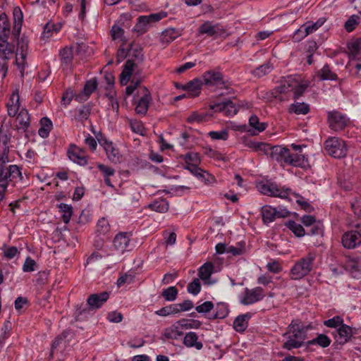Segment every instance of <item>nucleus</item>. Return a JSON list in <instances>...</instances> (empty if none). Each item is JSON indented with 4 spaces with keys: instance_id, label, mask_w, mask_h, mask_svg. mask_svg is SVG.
<instances>
[{
    "instance_id": "obj_1",
    "label": "nucleus",
    "mask_w": 361,
    "mask_h": 361,
    "mask_svg": "<svg viewBox=\"0 0 361 361\" xmlns=\"http://www.w3.org/2000/svg\"><path fill=\"white\" fill-rule=\"evenodd\" d=\"M306 329L301 322L293 321L288 327L286 334H288V340L283 344V348L286 350L298 348L301 347L306 337Z\"/></svg>"
},
{
    "instance_id": "obj_2",
    "label": "nucleus",
    "mask_w": 361,
    "mask_h": 361,
    "mask_svg": "<svg viewBox=\"0 0 361 361\" xmlns=\"http://www.w3.org/2000/svg\"><path fill=\"white\" fill-rule=\"evenodd\" d=\"M0 176V202L4 197V192L8 185L11 183L14 187L22 179V173L17 165H9L7 168L1 169Z\"/></svg>"
},
{
    "instance_id": "obj_3",
    "label": "nucleus",
    "mask_w": 361,
    "mask_h": 361,
    "mask_svg": "<svg viewBox=\"0 0 361 361\" xmlns=\"http://www.w3.org/2000/svg\"><path fill=\"white\" fill-rule=\"evenodd\" d=\"M315 257L314 253L310 252L298 260L290 269L291 279L298 280L307 276L312 270Z\"/></svg>"
},
{
    "instance_id": "obj_4",
    "label": "nucleus",
    "mask_w": 361,
    "mask_h": 361,
    "mask_svg": "<svg viewBox=\"0 0 361 361\" xmlns=\"http://www.w3.org/2000/svg\"><path fill=\"white\" fill-rule=\"evenodd\" d=\"M324 145L326 152L334 158H342L346 155L347 149L345 142L338 138H329Z\"/></svg>"
},
{
    "instance_id": "obj_5",
    "label": "nucleus",
    "mask_w": 361,
    "mask_h": 361,
    "mask_svg": "<svg viewBox=\"0 0 361 361\" xmlns=\"http://www.w3.org/2000/svg\"><path fill=\"white\" fill-rule=\"evenodd\" d=\"M257 189L262 194L278 197L282 199L288 198V196L290 192V189L281 188L274 184L260 183L257 185Z\"/></svg>"
},
{
    "instance_id": "obj_6",
    "label": "nucleus",
    "mask_w": 361,
    "mask_h": 361,
    "mask_svg": "<svg viewBox=\"0 0 361 361\" xmlns=\"http://www.w3.org/2000/svg\"><path fill=\"white\" fill-rule=\"evenodd\" d=\"M355 333V329L353 327L343 324L333 333L334 343L343 345L351 341Z\"/></svg>"
},
{
    "instance_id": "obj_7",
    "label": "nucleus",
    "mask_w": 361,
    "mask_h": 361,
    "mask_svg": "<svg viewBox=\"0 0 361 361\" xmlns=\"http://www.w3.org/2000/svg\"><path fill=\"white\" fill-rule=\"evenodd\" d=\"M9 137L6 133L0 129V176L2 174L1 169L7 168L9 162Z\"/></svg>"
},
{
    "instance_id": "obj_8",
    "label": "nucleus",
    "mask_w": 361,
    "mask_h": 361,
    "mask_svg": "<svg viewBox=\"0 0 361 361\" xmlns=\"http://www.w3.org/2000/svg\"><path fill=\"white\" fill-rule=\"evenodd\" d=\"M264 296V290L261 287L252 289L246 288L244 295L240 298V303L245 305H252L261 300Z\"/></svg>"
},
{
    "instance_id": "obj_9",
    "label": "nucleus",
    "mask_w": 361,
    "mask_h": 361,
    "mask_svg": "<svg viewBox=\"0 0 361 361\" xmlns=\"http://www.w3.org/2000/svg\"><path fill=\"white\" fill-rule=\"evenodd\" d=\"M140 97L135 102V111L137 114L145 115L152 101L151 94L146 87H142Z\"/></svg>"
},
{
    "instance_id": "obj_10",
    "label": "nucleus",
    "mask_w": 361,
    "mask_h": 361,
    "mask_svg": "<svg viewBox=\"0 0 361 361\" xmlns=\"http://www.w3.org/2000/svg\"><path fill=\"white\" fill-rule=\"evenodd\" d=\"M98 142L101 146L104 149L108 159L114 163L121 161V155L118 148H116L112 142L107 140L106 138L101 136L100 138L97 137Z\"/></svg>"
},
{
    "instance_id": "obj_11",
    "label": "nucleus",
    "mask_w": 361,
    "mask_h": 361,
    "mask_svg": "<svg viewBox=\"0 0 361 361\" xmlns=\"http://www.w3.org/2000/svg\"><path fill=\"white\" fill-rule=\"evenodd\" d=\"M67 154L72 161L80 166H85L87 164L88 157L85 150L75 145H70L67 151Z\"/></svg>"
},
{
    "instance_id": "obj_12",
    "label": "nucleus",
    "mask_w": 361,
    "mask_h": 361,
    "mask_svg": "<svg viewBox=\"0 0 361 361\" xmlns=\"http://www.w3.org/2000/svg\"><path fill=\"white\" fill-rule=\"evenodd\" d=\"M202 82L207 86H226V82L223 74L215 70L206 71L202 75Z\"/></svg>"
},
{
    "instance_id": "obj_13",
    "label": "nucleus",
    "mask_w": 361,
    "mask_h": 361,
    "mask_svg": "<svg viewBox=\"0 0 361 361\" xmlns=\"http://www.w3.org/2000/svg\"><path fill=\"white\" fill-rule=\"evenodd\" d=\"M141 73V69L140 68H137L136 65L133 63L131 61H126L125 65L123 66V71L120 74V82L122 85H126L128 82L130 81L131 76H135L137 78L138 75Z\"/></svg>"
},
{
    "instance_id": "obj_14",
    "label": "nucleus",
    "mask_w": 361,
    "mask_h": 361,
    "mask_svg": "<svg viewBox=\"0 0 361 361\" xmlns=\"http://www.w3.org/2000/svg\"><path fill=\"white\" fill-rule=\"evenodd\" d=\"M209 109L215 112H223L227 116H232L238 113V108L231 100L220 103H211Z\"/></svg>"
},
{
    "instance_id": "obj_15",
    "label": "nucleus",
    "mask_w": 361,
    "mask_h": 361,
    "mask_svg": "<svg viewBox=\"0 0 361 361\" xmlns=\"http://www.w3.org/2000/svg\"><path fill=\"white\" fill-rule=\"evenodd\" d=\"M329 127L334 130H341L347 125L348 119L338 111H331L328 114Z\"/></svg>"
},
{
    "instance_id": "obj_16",
    "label": "nucleus",
    "mask_w": 361,
    "mask_h": 361,
    "mask_svg": "<svg viewBox=\"0 0 361 361\" xmlns=\"http://www.w3.org/2000/svg\"><path fill=\"white\" fill-rule=\"evenodd\" d=\"M289 212L286 209L276 210L271 206H264L262 208V216L264 223L269 224L274 221L276 217H286Z\"/></svg>"
},
{
    "instance_id": "obj_17",
    "label": "nucleus",
    "mask_w": 361,
    "mask_h": 361,
    "mask_svg": "<svg viewBox=\"0 0 361 361\" xmlns=\"http://www.w3.org/2000/svg\"><path fill=\"white\" fill-rule=\"evenodd\" d=\"M342 244L347 249H354L361 244V234L356 231L345 232L342 236Z\"/></svg>"
},
{
    "instance_id": "obj_18",
    "label": "nucleus",
    "mask_w": 361,
    "mask_h": 361,
    "mask_svg": "<svg viewBox=\"0 0 361 361\" xmlns=\"http://www.w3.org/2000/svg\"><path fill=\"white\" fill-rule=\"evenodd\" d=\"M288 151V149L281 146L271 147L270 145V149H269L270 158L273 161L279 163L281 166L287 164Z\"/></svg>"
},
{
    "instance_id": "obj_19",
    "label": "nucleus",
    "mask_w": 361,
    "mask_h": 361,
    "mask_svg": "<svg viewBox=\"0 0 361 361\" xmlns=\"http://www.w3.org/2000/svg\"><path fill=\"white\" fill-rule=\"evenodd\" d=\"M224 32V30L220 26L219 24H213L210 21L204 22L198 28V33L200 35H207L209 37L219 36Z\"/></svg>"
},
{
    "instance_id": "obj_20",
    "label": "nucleus",
    "mask_w": 361,
    "mask_h": 361,
    "mask_svg": "<svg viewBox=\"0 0 361 361\" xmlns=\"http://www.w3.org/2000/svg\"><path fill=\"white\" fill-rule=\"evenodd\" d=\"M166 16V12H159L157 13H152L149 16H141L137 18V27L139 29L143 30L147 25L152 23H156Z\"/></svg>"
},
{
    "instance_id": "obj_21",
    "label": "nucleus",
    "mask_w": 361,
    "mask_h": 361,
    "mask_svg": "<svg viewBox=\"0 0 361 361\" xmlns=\"http://www.w3.org/2000/svg\"><path fill=\"white\" fill-rule=\"evenodd\" d=\"M249 125L252 130L248 129L247 126L245 125L241 126L240 130L250 133L251 135H257L258 133L264 131L267 128V123H260L259 118L255 115H252L250 117Z\"/></svg>"
},
{
    "instance_id": "obj_22",
    "label": "nucleus",
    "mask_w": 361,
    "mask_h": 361,
    "mask_svg": "<svg viewBox=\"0 0 361 361\" xmlns=\"http://www.w3.org/2000/svg\"><path fill=\"white\" fill-rule=\"evenodd\" d=\"M108 292L92 294L87 300V305L91 309L99 308L109 298Z\"/></svg>"
},
{
    "instance_id": "obj_23",
    "label": "nucleus",
    "mask_w": 361,
    "mask_h": 361,
    "mask_svg": "<svg viewBox=\"0 0 361 361\" xmlns=\"http://www.w3.org/2000/svg\"><path fill=\"white\" fill-rule=\"evenodd\" d=\"M61 66L63 69H70L73 60V51L72 47H66L59 51Z\"/></svg>"
},
{
    "instance_id": "obj_24",
    "label": "nucleus",
    "mask_w": 361,
    "mask_h": 361,
    "mask_svg": "<svg viewBox=\"0 0 361 361\" xmlns=\"http://www.w3.org/2000/svg\"><path fill=\"white\" fill-rule=\"evenodd\" d=\"M114 246L117 250L123 252L127 250L130 243V235L128 233L117 234L113 241Z\"/></svg>"
},
{
    "instance_id": "obj_25",
    "label": "nucleus",
    "mask_w": 361,
    "mask_h": 361,
    "mask_svg": "<svg viewBox=\"0 0 361 361\" xmlns=\"http://www.w3.org/2000/svg\"><path fill=\"white\" fill-rule=\"evenodd\" d=\"M252 314L249 312L238 315L233 321V326L238 332H243L248 326Z\"/></svg>"
},
{
    "instance_id": "obj_26",
    "label": "nucleus",
    "mask_w": 361,
    "mask_h": 361,
    "mask_svg": "<svg viewBox=\"0 0 361 361\" xmlns=\"http://www.w3.org/2000/svg\"><path fill=\"white\" fill-rule=\"evenodd\" d=\"M292 92H293V99H298L301 97L309 86V82L307 81H301L300 78L295 75Z\"/></svg>"
},
{
    "instance_id": "obj_27",
    "label": "nucleus",
    "mask_w": 361,
    "mask_h": 361,
    "mask_svg": "<svg viewBox=\"0 0 361 361\" xmlns=\"http://www.w3.org/2000/svg\"><path fill=\"white\" fill-rule=\"evenodd\" d=\"M214 265L212 262H206L198 270V276L206 284H212L210 277L213 273Z\"/></svg>"
},
{
    "instance_id": "obj_28",
    "label": "nucleus",
    "mask_w": 361,
    "mask_h": 361,
    "mask_svg": "<svg viewBox=\"0 0 361 361\" xmlns=\"http://www.w3.org/2000/svg\"><path fill=\"white\" fill-rule=\"evenodd\" d=\"M348 49L350 57L352 59L360 60L361 59V38H357L348 43Z\"/></svg>"
},
{
    "instance_id": "obj_29",
    "label": "nucleus",
    "mask_w": 361,
    "mask_h": 361,
    "mask_svg": "<svg viewBox=\"0 0 361 361\" xmlns=\"http://www.w3.org/2000/svg\"><path fill=\"white\" fill-rule=\"evenodd\" d=\"M180 35L181 32L178 30L170 27L162 32L160 41L162 44H169L180 36Z\"/></svg>"
},
{
    "instance_id": "obj_30",
    "label": "nucleus",
    "mask_w": 361,
    "mask_h": 361,
    "mask_svg": "<svg viewBox=\"0 0 361 361\" xmlns=\"http://www.w3.org/2000/svg\"><path fill=\"white\" fill-rule=\"evenodd\" d=\"M202 84V80L195 78L188 82L183 89L187 90L191 97H197L200 93Z\"/></svg>"
},
{
    "instance_id": "obj_31",
    "label": "nucleus",
    "mask_w": 361,
    "mask_h": 361,
    "mask_svg": "<svg viewBox=\"0 0 361 361\" xmlns=\"http://www.w3.org/2000/svg\"><path fill=\"white\" fill-rule=\"evenodd\" d=\"M198 336L195 332H189L187 333L183 339V343L185 346L188 348L194 347L197 350H200L202 348V343L200 341H198Z\"/></svg>"
},
{
    "instance_id": "obj_32",
    "label": "nucleus",
    "mask_w": 361,
    "mask_h": 361,
    "mask_svg": "<svg viewBox=\"0 0 361 361\" xmlns=\"http://www.w3.org/2000/svg\"><path fill=\"white\" fill-rule=\"evenodd\" d=\"M287 164L295 167H303L306 165L307 160L302 154H290L288 151Z\"/></svg>"
},
{
    "instance_id": "obj_33",
    "label": "nucleus",
    "mask_w": 361,
    "mask_h": 361,
    "mask_svg": "<svg viewBox=\"0 0 361 361\" xmlns=\"http://www.w3.org/2000/svg\"><path fill=\"white\" fill-rule=\"evenodd\" d=\"M20 107L19 95L18 92H13L7 103L8 114L10 116H14L17 114Z\"/></svg>"
},
{
    "instance_id": "obj_34",
    "label": "nucleus",
    "mask_w": 361,
    "mask_h": 361,
    "mask_svg": "<svg viewBox=\"0 0 361 361\" xmlns=\"http://www.w3.org/2000/svg\"><path fill=\"white\" fill-rule=\"evenodd\" d=\"M185 169L188 170L191 173L196 176L197 177L201 178L208 182L210 181L209 179H214V177L212 176L209 173L199 168L198 164H189V165H187Z\"/></svg>"
},
{
    "instance_id": "obj_35",
    "label": "nucleus",
    "mask_w": 361,
    "mask_h": 361,
    "mask_svg": "<svg viewBox=\"0 0 361 361\" xmlns=\"http://www.w3.org/2000/svg\"><path fill=\"white\" fill-rule=\"evenodd\" d=\"M295 75H289L281 81V84L275 88L277 93L283 94L288 92H292Z\"/></svg>"
},
{
    "instance_id": "obj_36",
    "label": "nucleus",
    "mask_w": 361,
    "mask_h": 361,
    "mask_svg": "<svg viewBox=\"0 0 361 361\" xmlns=\"http://www.w3.org/2000/svg\"><path fill=\"white\" fill-rule=\"evenodd\" d=\"M317 76L322 80H336L337 75L334 73L329 66L326 64L317 72Z\"/></svg>"
},
{
    "instance_id": "obj_37",
    "label": "nucleus",
    "mask_w": 361,
    "mask_h": 361,
    "mask_svg": "<svg viewBox=\"0 0 361 361\" xmlns=\"http://www.w3.org/2000/svg\"><path fill=\"white\" fill-rule=\"evenodd\" d=\"M148 207L159 213H165L169 210V204L165 199H159L149 204Z\"/></svg>"
},
{
    "instance_id": "obj_38",
    "label": "nucleus",
    "mask_w": 361,
    "mask_h": 361,
    "mask_svg": "<svg viewBox=\"0 0 361 361\" xmlns=\"http://www.w3.org/2000/svg\"><path fill=\"white\" fill-rule=\"evenodd\" d=\"M129 56L131 59H129L127 61H131L136 65L137 68H140V64H141L144 60V55L142 49L138 48H130L129 50Z\"/></svg>"
},
{
    "instance_id": "obj_39",
    "label": "nucleus",
    "mask_w": 361,
    "mask_h": 361,
    "mask_svg": "<svg viewBox=\"0 0 361 361\" xmlns=\"http://www.w3.org/2000/svg\"><path fill=\"white\" fill-rule=\"evenodd\" d=\"M13 16L14 21L13 30L17 31V35H19L23 20V12L19 7H14L13 10Z\"/></svg>"
},
{
    "instance_id": "obj_40",
    "label": "nucleus",
    "mask_w": 361,
    "mask_h": 361,
    "mask_svg": "<svg viewBox=\"0 0 361 361\" xmlns=\"http://www.w3.org/2000/svg\"><path fill=\"white\" fill-rule=\"evenodd\" d=\"M324 23L323 19H319L316 23H306L303 25L300 29L298 30V32H302L304 30L305 34L304 37L307 36L308 35L316 31L319 27H320Z\"/></svg>"
},
{
    "instance_id": "obj_41",
    "label": "nucleus",
    "mask_w": 361,
    "mask_h": 361,
    "mask_svg": "<svg viewBox=\"0 0 361 361\" xmlns=\"http://www.w3.org/2000/svg\"><path fill=\"white\" fill-rule=\"evenodd\" d=\"M14 52V47L10 43H0V58L8 60Z\"/></svg>"
},
{
    "instance_id": "obj_42",
    "label": "nucleus",
    "mask_w": 361,
    "mask_h": 361,
    "mask_svg": "<svg viewBox=\"0 0 361 361\" xmlns=\"http://www.w3.org/2000/svg\"><path fill=\"white\" fill-rule=\"evenodd\" d=\"M16 122L20 128L25 129L30 125V116L27 110L22 109L16 117Z\"/></svg>"
},
{
    "instance_id": "obj_43",
    "label": "nucleus",
    "mask_w": 361,
    "mask_h": 361,
    "mask_svg": "<svg viewBox=\"0 0 361 361\" xmlns=\"http://www.w3.org/2000/svg\"><path fill=\"white\" fill-rule=\"evenodd\" d=\"M60 212L62 213V220L65 224H68L73 214V207L70 204L61 203L58 205Z\"/></svg>"
},
{
    "instance_id": "obj_44",
    "label": "nucleus",
    "mask_w": 361,
    "mask_h": 361,
    "mask_svg": "<svg viewBox=\"0 0 361 361\" xmlns=\"http://www.w3.org/2000/svg\"><path fill=\"white\" fill-rule=\"evenodd\" d=\"M286 226L298 237H302L305 235L304 228L294 221H287Z\"/></svg>"
},
{
    "instance_id": "obj_45",
    "label": "nucleus",
    "mask_w": 361,
    "mask_h": 361,
    "mask_svg": "<svg viewBox=\"0 0 361 361\" xmlns=\"http://www.w3.org/2000/svg\"><path fill=\"white\" fill-rule=\"evenodd\" d=\"M343 324V318L339 315L334 316L331 319H329L323 322V324L325 326L335 329L336 330L338 329V328Z\"/></svg>"
},
{
    "instance_id": "obj_46",
    "label": "nucleus",
    "mask_w": 361,
    "mask_h": 361,
    "mask_svg": "<svg viewBox=\"0 0 361 361\" xmlns=\"http://www.w3.org/2000/svg\"><path fill=\"white\" fill-rule=\"evenodd\" d=\"M310 111L308 104L305 103L296 102L290 105V111L296 114H307Z\"/></svg>"
},
{
    "instance_id": "obj_47",
    "label": "nucleus",
    "mask_w": 361,
    "mask_h": 361,
    "mask_svg": "<svg viewBox=\"0 0 361 361\" xmlns=\"http://www.w3.org/2000/svg\"><path fill=\"white\" fill-rule=\"evenodd\" d=\"M178 295V289L175 286L169 287L163 290L161 295L167 301H173Z\"/></svg>"
},
{
    "instance_id": "obj_48",
    "label": "nucleus",
    "mask_w": 361,
    "mask_h": 361,
    "mask_svg": "<svg viewBox=\"0 0 361 361\" xmlns=\"http://www.w3.org/2000/svg\"><path fill=\"white\" fill-rule=\"evenodd\" d=\"M311 344H317L322 348L328 347L331 343V339L325 334H319L310 341Z\"/></svg>"
},
{
    "instance_id": "obj_49",
    "label": "nucleus",
    "mask_w": 361,
    "mask_h": 361,
    "mask_svg": "<svg viewBox=\"0 0 361 361\" xmlns=\"http://www.w3.org/2000/svg\"><path fill=\"white\" fill-rule=\"evenodd\" d=\"M247 146L255 151H262L266 154L269 152V149H270V145L268 144L252 141L249 142Z\"/></svg>"
},
{
    "instance_id": "obj_50",
    "label": "nucleus",
    "mask_w": 361,
    "mask_h": 361,
    "mask_svg": "<svg viewBox=\"0 0 361 361\" xmlns=\"http://www.w3.org/2000/svg\"><path fill=\"white\" fill-rule=\"evenodd\" d=\"M360 17L356 15L351 16L345 23V29L348 32H352L359 24Z\"/></svg>"
},
{
    "instance_id": "obj_51",
    "label": "nucleus",
    "mask_w": 361,
    "mask_h": 361,
    "mask_svg": "<svg viewBox=\"0 0 361 361\" xmlns=\"http://www.w3.org/2000/svg\"><path fill=\"white\" fill-rule=\"evenodd\" d=\"M129 125L131 128V130L137 134L140 135H144L145 133V128L141 121H139L137 120H129Z\"/></svg>"
},
{
    "instance_id": "obj_52",
    "label": "nucleus",
    "mask_w": 361,
    "mask_h": 361,
    "mask_svg": "<svg viewBox=\"0 0 361 361\" xmlns=\"http://www.w3.org/2000/svg\"><path fill=\"white\" fill-rule=\"evenodd\" d=\"M97 87V82L95 80H88L83 88V93L86 97V99L96 90Z\"/></svg>"
},
{
    "instance_id": "obj_53",
    "label": "nucleus",
    "mask_w": 361,
    "mask_h": 361,
    "mask_svg": "<svg viewBox=\"0 0 361 361\" xmlns=\"http://www.w3.org/2000/svg\"><path fill=\"white\" fill-rule=\"evenodd\" d=\"M110 225L105 218L100 219L97 224V231L100 234H106L109 232Z\"/></svg>"
},
{
    "instance_id": "obj_54",
    "label": "nucleus",
    "mask_w": 361,
    "mask_h": 361,
    "mask_svg": "<svg viewBox=\"0 0 361 361\" xmlns=\"http://www.w3.org/2000/svg\"><path fill=\"white\" fill-rule=\"evenodd\" d=\"M207 114H199L197 111L192 112L187 118L188 123H202L206 121Z\"/></svg>"
},
{
    "instance_id": "obj_55",
    "label": "nucleus",
    "mask_w": 361,
    "mask_h": 361,
    "mask_svg": "<svg viewBox=\"0 0 361 361\" xmlns=\"http://www.w3.org/2000/svg\"><path fill=\"white\" fill-rule=\"evenodd\" d=\"M188 293L192 295H197L201 290V285L198 279H195L187 287Z\"/></svg>"
},
{
    "instance_id": "obj_56",
    "label": "nucleus",
    "mask_w": 361,
    "mask_h": 361,
    "mask_svg": "<svg viewBox=\"0 0 361 361\" xmlns=\"http://www.w3.org/2000/svg\"><path fill=\"white\" fill-rule=\"evenodd\" d=\"M184 160L187 165L189 164H199L200 163V157L197 153H188L184 156Z\"/></svg>"
},
{
    "instance_id": "obj_57",
    "label": "nucleus",
    "mask_w": 361,
    "mask_h": 361,
    "mask_svg": "<svg viewBox=\"0 0 361 361\" xmlns=\"http://www.w3.org/2000/svg\"><path fill=\"white\" fill-rule=\"evenodd\" d=\"M209 137L213 140H226L228 137V133L227 130L221 131H211L209 133Z\"/></svg>"
},
{
    "instance_id": "obj_58",
    "label": "nucleus",
    "mask_w": 361,
    "mask_h": 361,
    "mask_svg": "<svg viewBox=\"0 0 361 361\" xmlns=\"http://www.w3.org/2000/svg\"><path fill=\"white\" fill-rule=\"evenodd\" d=\"M176 313L180 311H188L193 307V303L190 300H186L182 303L174 305Z\"/></svg>"
},
{
    "instance_id": "obj_59",
    "label": "nucleus",
    "mask_w": 361,
    "mask_h": 361,
    "mask_svg": "<svg viewBox=\"0 0 361 361\" xmlns=\"http://www.w3.org/2000/svg\"><path fill=\"white\" fill-rule=\"evenodd\" d=\"M180 324L186 329H197L200 326L201 322L197 320L182 319L179 322Z\"/></svg>"
},
{
    "instance_id": "obj_60",
    "label": "nucleus",
    "mask_w": 361,
    "mask_h": 361,
    "mask_svg": "<svg viewBox=\"0 0 361 361\" xmlns=\"http://www.w3.org/2000/svg\"><path fill=\"white\" fill-rule=\"evenodd\" d=\"M140 82L141 80L139 78L133 76L130 85L126 88V95L129 96L132 94Z\"/></svg>"
},
{
    "instance_id": "obj_61",
    "label": "nucleus",
    "mask_w": 361,
    "mask_h": 361,
    "mask_svg": "<svg viewBox=\"0 0 361 361\" xmlns=\"http://www.w3.org/2000/svg\"><path fill=\"white\" fill-rule=\"evenodd\" d=\"M214 307V305L210 301H206L202 305H197L195 310L199 313H207L210 312Z\"/></svg>"
},
{
    "instance_id": "obj_62",
    "label": "nucleus",
    "mask_w": 361,
    "mask_h": 361,
    "mask_svg": "<svg viewBox=\"0 0 361 361\" xmlns=\"http://www.w3.org/2000/svg\"><path fill=\"white\" fill-rule=\"evenodd\" d=\"M165 244L166 246L173 245L176 242V234L174 232L168 233L165 231L163 233Z\"/></svg>"
},
{
    "instance_id": "obj_63",
    "label": "nucleus",
    "mask_w": 361,
    "mask_h": 361,
    "mask_svg": "<svg viewBox=\"0 0 361 361\" xmlns=\"http://www.w3.org/2000/svg\"><path fill=\"white\" fill-rule=\"evenodd\" d=\"M36 262L31 257H28L26 258L24 264L23 266V270L25 272H31L35 271Z\"/></svg>"
},
{
    "instance_id": "obj_64",
    "label": "nucleus",
    "mask_w": 361,
    "mask_h": 361,
    "mask_svg": "<svg viewBox=\"0 0 361 361\" xmlns=\"http://www.w3.org/2000/svg\"><path fill=\"white\" fill-rule=\"evenodd\" d=\"M271 66L269 63H266L258 67L255 71V74L258 77H262L266 74L269 73L271 71Z\"/></svg>"
}]
</instances>
